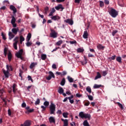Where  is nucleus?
I'll use <instances>...</instances> for the list:
<instances>
[{
    "label": "nucleus",
    "instance_id": "f257e3e1",
    "mask_svg": "<svg viewBox=\"0 0 126 126\" xmlns=\"http://www.w3.org/2000/svg\"><path fill=\"white\" fill-rule=\"evenodd\" d=\"M108 12L110 15H111V16H112V17H113L114 18L117 17V16H118V11H117L116 9L113 8H110L109 9Z\"/></svg>",
    "mask_w": 126,
    "mask_h": 126
},
{
    "label": "nucleus",
    "instance_id": "f03ea898",
    "mask_svg": "<svg viewBox=\"0 0 126 126\" xmlns=\"http://www.w3.org/2000/svg\"><path fill=\"white\" fill-rule=\"evenodd\" d=\"M49 108L50 111V114L51 115L53 114H55V112H56V105H55V104H54L53 102H51Z\"/></svg>",
    "mask_w": 126,
    "mask_h": 126
},
{
    "label": "nucleus",
    "instance_id": "7ed1b4c3",
    "mask_svg": "<svg viewBox=\"0 0 126 126\" xmlns=\"http://www.w3.org/2000/svg\"><path fill=\"white\" fill-rule=\"evenodd\" d=\"M23 54V50L20 49L18 52L16 54V57L20 59L21 60H23V57H22V54Z\"/></svg>",
    "mask_w": 126,
    "mask_h": 126
},
{
    "label": "nucleus",
    "instance_id": "20e7f679",
    "mask_svg": "<svg viewBox=\"0 0 126 126\" xmlns=\"http://www.w3.org/2000/svg\"><path fill=\"white\" fill-rule=\"evenodd\" d=\"M18 36H16L13 39V41L15 42V43H13V45L15 50H17V44H18Z\"/></svg>",
    "mask_w": 126,
    "mask_h": 126
},
{
    "label": "nucleus",
    "instance_id": "39448f33",
    "mask_svg": "<svg viewBox=\"0 0 126 126\" xmlns=\"http://www.w3.org/2000/svg\"><path fill=\"white\" fill-rule=\"evenodd\" d=\"M50 37L51 38H57L58 37V33L54 30H51Z\"/></svg>",
    "mask_w": 126,
    "mask_h": 126
},
{
    "label": "nucleus",
    "instance_id": "423d86ee",
    "mask_svg": "<svg viewBox=\"0 0 126 126\" xmlns=\"http://www.w3.org/2000/svg\"><path fill=\"white\" fill-rule=\"evenodd\" d=\"M64 92V90H63V88L61 87H59V90L58 91V93H59V94H63V96L65 97L66 96V94L63 93Z\"/></svg>",
    "mask_w": 126,
    "mask_h": 126
},
{
    "label": "nucleus",
    "instance_id": "0eeeda50",
    "mask_svg": "<svg viewBox=\"0 0 126 126\" xmlns=\"http://www.w3.org/2000/svg\"><path fill=\"white\" fill-rule=\"evenodd\" d=\"M3 73L4 75V76L6 78H8L9 77L10 73H9V71L8 70H5L4 69L2 70Z\"/></svg>",
    "mask_w": 126,
    "mask_h": 126
},
{
    "label": "nucleus",
    "instance_id": "6e6552de",
    "mask_svg": "<svg viewBox=\"0 0 126 126\" xmlns=\"http://www.w3.org/2000/svg\"><path fill=\"white\" fill-rule=\"evenodd\" d=\"M52 20H54V21H58V20H60L61 19V17L59 16H53L51 17Z\"/></svg>",
    "mask_w": 126,
    "mask_h": 126
},
{
    "label": "nucleus",
    "instance_id": "1a4fd4ad",
    "mask_svg": "<svg viewBox=\"0 0 126 126\" xmlns=\"http://www.w3.org/2000/svg\"><path fill=\"white\" fill-rule=\"evenodd\" d=\"M49 122L50 123V124H55L56 123V120L55 119V117H53V116H51L49 118Z\"/></svg>",
    "mask_w": 126,
    "mask_h": 126
},
{
    "label": "nucleus",
    "instance_id": "9d476101",
    "mask_svg": "<svg viewBox=\"0 0 126 126\" xmlns=\"http://www.w3.org/2000/svg\"><path fill=\"white\" fill-rule=\"evenodd\" d=\"M12 33H13V34H14V35H16L17 34V32H18V31H19V29H18V28H13L11 30Z\"/></svg>",
    "mask_w": 126,
    "mask_h": 126
},
{
    "label": "nucleus",
    "instance_id": "9b49d317",
    "mask_svg": "<svg viewBox=\"0 0 126 126\" xmlns=\"http://www.w3.org/2000/svg\"><path fill=\"white\" fill-rule=\"evenodd\" d=\"M64 22H66V23H68L70 25H73V21L71 19H68L67 20H65L64 21Z\"/></svg>",
    "mask_w": 126,
    "mask_h": 126
},
{
    "label": "nucleus",
    "instance_id": "f8f14e48",
    "mask_svg": "<svg viewBox=\"0 0 126 126\" xmlns=\"http://www.w3.org/2000/svg\"><path fill=\"white\" fill-rule=\"evenodd\" d=\"M61 120L62 122H63V126H68V120L67 119H62Z\"/></svg>",
    "mask_w": 126,
    "mask_h": 126
},
{
    "label": "nucleus",
    "instance_id": "ddd939ff",
    "mask_svg": "<svg viewBox=\"0 0 126 126\" xmlns=\"http://www.w3.org/2000/svg\"><path fill=\"white\" fill-rule=\"evenodd\" d=\"M8 36H9V39L10 40H12V39H13V38H14V34H13V33H12L11 32H9Z\"/></svg>",
    "mask_w": 126,
    "mask_h": 126
},
{
    "label": "nucleus",
    "instance_id": "4468645a",
    "mask_svg": "<svg viewBox=\"0 0 126 126\" xmlns=\"http://www.w3.org/2000/svg\"><path fill=\"white\" fill-rule=\"evenodd\" d=\"M31 126V122L29 120H27L24 122V126Z\"/></svg>",
    "mask_w": 126,
    "mask_h": 126
},
{
    "label": "nucleus",
    "instance_id": "2eb2a0df",
    "mask_svg": "<svg viewBox=\"0 0 126 126\" xmlns=\"http://www.w3.org/2000/svg\"><path fill=\"white\" fill-rule=\"evenodd\" d=\"M83 37L84 39H87V38H88V32L87 31H86L84 32Z\"/></svg>",
    "mask_w": 126,
    "mask_h": 126
},
{
    "label": "nucleus",
    "instance_id": "dca6fc26",
    "mask_svg": "<svg viewBox=\"0 0 126 126\" xmlns=\"http://www.w3.org/2000/svg\"><path fill=\"white\" fill-rule=\"evenodd\" d=\"M10 8L11 9V10H13L14 13H16L17 10H16V8L13 5H10Z\"/></svg>",
    "mask_w": 126,
    "mask_h": 126
},
{
    "label": "nucleus",
    "instance_id": "f3484780",
    "mask_svg": "<svg viewBox=\"0 0 126 126\" xmlns=\"http://www.w3.org/2000/svg\"><path fill=\"white\" fill-rule=\"evenodd\" d=\"M56 12V9L55 8H52L50 13L49 14V16H52L54 13Z\"/></svg>",
    "mask_w": 126,
    "mask_h": 126
},
{
    "label": "nucleus",
    "instance_id": "a211bd4d",
    "mask_svg": "<svg viewBox=\"0 0 126 126\" xmlns=\"http://www.w3.org/2000/svg\"><path fill=\"white\" fill-rule=\"evenodd\" d=\"M36 65H37V63H32L30 66V68L32 69V68L35 67Z\"/></svg>",
    "mask_w": 126,
    "mask_h": 126
},
{
    "label": "nucleus",
    "instance_id": "6ab92c4d",
    "mask_svg": "<svg viewBox=\"0 0 126 126\" xmlns=\"http://www.w3.org/2000/svg\"><path fill=\"white\" fill-rule=\"evenodd\" d=\"M97 48L98 50H104V49H105V46H103L101 44H98L97 46Z\"/></svg>",
    "mask_w": 126,
    "mask_h": 126
},
{
    "label": "nucleus",
    "instance_id": "aec40b11",
    "mask_svg": "<svg viewBox=\"0 0 126 126\" xmlns=\"http://www.w3.org/2000/svg\"><path fill=\"white\" fill-rule=\"evenodd\" d=\"M6 68L8 71H9L10 70H11V71H12V70H13V69H12V67H11V65H8V64L6 65Z\"/></svg>",
    "mask_w": 126,
    "mask_h": 126
},
{
    "label": "nucleus",
    "instance_id": "412c9836",
    "mask_svg": "<svg viewBox=\"0 0 126 126\" xmlns=\"http://www.w3.org/2000/svg\"><path fill=\"white\" fill-rule=\"evenodd\" d=\"M25 41V38H24V37H23V35H21L20 36V44H22V42Z\"/></svg>",
    "mask_w": 126,
    "mask_h": 126
},
{
    "label": "nucleus",
    "instance_id": "4be33fe9",
    "mask_svg": "<svg viewBox=\"0 0 126 126\" xmlns=\"http://www.w3.org/2000/svg\"><path fill=\"white\" fill-rule=\"evenodd\" d=\"M101 74H100V73L99 72H97V75L94 78V80H97V79H99V78H101Z\"/></svg>",
    "mask_w": 126,
    "mask_h": 126
},
{
    "label": "nucleus",
    "instance_id": "5701e85b",
    "mask_svg": "<svg viewBox=\"0 0 126 126\" xmlns=\"http://www.w3.org/2000/svg\"><path fill=\"white\" fill-rule=\"evenodd\" d=\"M84 118H85V119H88V120H90V118H91V116L88 114H85V116Z\"/></svg>",
    "mask_w": 126,
    "mask_h": 126
},
{
    "label": "nucleus",
    "instance_id": "b1692460",
    "mask_svg": "<svg viewBox=\"0 0 126 126\" xmlns=\"http://www.w3.org/2000/svg\"><path fill=\"white\" fill-rule=\"evenodd\" d=\"M85 115V114H84L83 112H81L79 113V116L80 117V118H81V119L84 118Z\"/></svg>",
    "mask_w": 126,
    "mask_h": 126
},
{
    "label": "nucleus",
    "instance_id": "393cba45",
    "mask_svg": "<svg viewBox=\"0 0 126 126\" xmlns=\"http://www.w3.org/2000/svg\"><path fill=\"white\" fill-rule=\"evenodd\" d=\"M12 58V55H11V53L9 52L8 54V60L9 62H10L11 61V58Z\"/></svg>",
    "mask_w": 126,
    "mask_h": 126
},
{
    "label": "nucleus",
    "instance_id": "a878e982",
    "mask_svg": "<svg viewBox=\"0 0 126 126\" xmlns=\"http://www.w3.org/2000/svg\"><path fill=\"white\" fill-rule=\"evenodd\" d=\"M84 126H89V123H88V121L87 120H85L83 123Z\"/></svg>",
    "mask_w": 126,
    "mask_h": 126
},
{
    "label": "nucleus",
    "instance_id": "bb28decb",
    "mask_svg": "<svg viewBox=\"0 0 126 126\" xmlns=\"http://www.w3.org/2000/svg\"><path fill=\"white\" fill-rule=\"evenodd\" d=\"M64 84H65V79L64 78L62 79L61 82V85H62V86H63Z\"/></svg>",
    "mask_w": 126,
    "mask_h": 126
},
{
    "label": "nucleus",
    "instance_id": "cd10ccee",
    "mask_svg": "<svg viewBox=\"0 0 126 126\" xmlns=\"http://www.w3.org/2000/svg\"><path fill=\"white\" fill-rule=\"evenodd\" d=\"M15 21H16V19H15V18L14 17V16H12V19L11 21V23H15Z\"/></svg>",
    "mask_w": 126,
    "mask_h": 126
},
{
    "label": "nucleus",
    "instance_id": "c85d7f7f",
    "mask_svg": "<svg viewBox=\"0 0 126 126\" xmlns=\"http://www.w3.org/2000/svg\"><path fill=\"white\" fill-rule=\"evenodd\" d=\"M32 34L31 33H28L27 37V41H30V39H31Z\"/></svg>",
    "mask_w": 126,
    "mask_h": 126
},
{
    "label": "nucleus",
    "instance_id": "c756f323",
    "mask_svg": "<svg viewBox=\"0 0 126 126\" xmlns=\"http://www.w3.org/2000/svg\"><path fill=\"white\" fill-rule=\"evenodd\" d=\"M77 51L78 53H83L84 49L83 48H78Z\"/></svg>",
    "mask_w": 126,
    "mask_h": 126
},
{
    "label": "nucleus",
    "instance_id": "7c9ffc66",
    "mask_svg": "<svg viewBox=\"0 0 126 126\" xmlns=\"http://www.w3.org/2000/svg\"><path fill=\"white\" fill-rule=\"evenodd\" d=\"M46 59H47V55H46V54L41 55V60L45 61Z\"/></svg>",
    "mask_w": 126,
    "mask_h": 126
},
{
    "label": "nucleus",
    "instance_id": "2f4dec72",
    "mask_svg": "<svg viewBox=\"0 0 126 126\" xmlns=\"http://www.w3.org/2000/svg\"><path fill=\"white\" fill-rule=\"evenodd\" d=\"M86 91L89 93H91V92H92V91H91V88L89 86H88L86 88Z\"/></svg>",
    "mask_w": 126,
    "mask_h": 126
},
{
    "label": "nucleus",
    "instance_id": "473e14b6",
    "mask_svg": "<svg viewBox=\"0 0 126 126\" xmlns=\"http://www.w3.org/2000/svg\"><path fill=\"white\" fill-rule=\"evenodd\" d=\"M101 86V85L94 84V89H96L97 88H100Z\"/></svg>",
    "mask_w": 126,
    "mask_h": 126
},
{
    "label": "nucleus",
    "instance_id": "72a5a7b5",
    "mask_svg": "<svg viewBox=\"0 0 126 126\" xmlns=\"http://www.w3.org/2000/svg\"><path fill=\"white\" fill-rule=\"evenodd\" d=\"M61 8H63V6L62 5H61V4L55 7V9L57 10H59L61 9Z\"/></svg>",
    "mask_w": 126,
    "mask_h": 126
},
{
    "label": "nucleus",
    "instance_id": "f704fd0d",
    "mask_svg": "<svg viewBox=\"0 0 126 126\" xmlns=\"http://www.w3.org/2000/svg\"><path fill=\"white\" fill-rule=\"evenodd\" d=\"M63 118H67V116H68V113L67 112H63Z\"/></svg>",
    "mask_w": 126,
    "mask_h": 126
},
{
    "label": "nucleus",
    "instance_id": "c9c22d12",
    "mask_svg": "<svg viewBox=\"0 0 126 126\" xmlns=\"http://www.w3.org/2000/svg\"><path fill=\"white\" fill-rule=\"evenodd\" d=\"M67 78H68V80L69 82H70V83L73 82V79H72V78L70 77V76H68Z\"/></svg>",
    "mask_w": 126,
    "mask_h": 126
},
{
    "label": "nucleus",
    "instance_id": "e433bc0d",
    "mask_svg": "<svg viewBox=\"0 0 126 126\" xmlns=\"http://www.w3.org/2000/svg\"><path fill=\"white\" fill-rule=\"evenodd\" d=\"M116 61L118 63H122V58L121 57H118L116 58Z\"/></svg>",
    "mask_w": 126,
    "mask_h": 126
},
{
    "label": "nucleus",
    "instance_id": "4c0bfd02",
    "mask_svg": "<svg viewBox=\"0 0 126 126\" xmlns=\"http://www.w3.org/2000/svg\"><path fill=\"white\" fill-rule=\"evenodd\" d=\"M34 111V109H29L28 110H27V111H26V114H29L30 113H32V112Z\"/></svg>",
    "mask_w": 126,
    "mask_h": 126
},
{
    "label": "nucleus",
    "instance_id": "58836bf2",
    "mask_svg": "<svg viewBox=\"0 0 126 126\" xmlns=\"http://www.w3.org/2000/svg\"><path fill=\"white\" fill-rule=\"evenodd\" d=\"M62 44H63V40H59V41H58L56 43V45L57 46H61V45H62Z\"/></svg>",
    "mask_w": 126,
    "mask_h": 126
},
{
    "label": "nucleus",
    "instance_id": "ea45409f",
    "mask_svg": "<svg viewBox=\"0 0 126 126\" xmlns=\"http://www.w3.org/2000/svg\"><path fill=\"white\" fill-rule=\"evenodd\" d=\"M49 74H50V76L51 77H53V78H55V75L54 74V73H53L51 71L49 72Z\"/></svg>",
    "mask_w": 126,
    "mask_h": 126
},
{
    "label": "nucleus",
    "instance_id": "a19ab883",
    "mask_svg": "<svg viewBox=\"0 0 126 126\" xmlns=\"http://www.w3.org/2000/svg\"><path fill=\"white\" fill-rule=\"evenodd\" d=\"M26 46L27 47H30L32 45V43L30 42V41H27Z\"/></svg>",
    "mask_w": 126,
    "mask_h": 126
},
{
    "label": "nucleus",
    "instance_id": "79ce46f5",
    "mask_svg": "<svg viewBox=\"0 0 126 126\" xmlns=\"http://www.w3.org/2000/svg\"><path fill=\"white\" fill-rule=\"evenodd\" d=\"M118 105L119 107H120V108H121L122 109V110H124V106H123V104H122L120 102H118Z\"/></svg>",
    "mask_w": 126,
    "mask_h": 126
},
{
    "label": "nucleus",
    "instance_id": "37998d69",
    "mask_svg": "<svg viewBox=\"0 0 126 126\" xmlns=\"http://www.w3.org/2000/svg\"><path fill=\"white\" fill-rule=\"evenodd\" d=\"M49 104H50V103L49 102V101H45L43 103L44 105L45 106V107H48L49 105Z\"/></svg>",
    "mask_w": 126,
    "mask_h": 126
},
{
    "label": "nucleus",
    "instance_id": "c03bdc74",
    "mask_svg": "<svg viewBox=\"0 0 126 126\" xmlns=\"http://www.w3.org/2000/svg\"><path fill=\"white\" fill-rule=\"evenodd\" d=\"M116 55H114V56H112L111 57H110V58H109V60H110V61H114V60H115V59H116Z\"/></svg>",
    "mask_w": 126,
    "mask_h": 126
},
{
    "label": "nucleus",
    "instance_id": "a18cd8bd",
    "mask_svg": "<svg viewBox=\"0 0 126 126\" xmlns=\"http://www.w3.org/2000/svg\"><path fill=\"white\" fill-rule=\"evenodd\" d=\"M40 104V99L37 98L36 101L35 102V105H39Z\"/></svg>",
    "mask_w": 126,
    "mask_h": 126
},
{
    "label": "nucleus",
    "instance_id": "49530a36",
    "mask_svg": "<svg viewBox=\"0 0 126 126\" xmlns=\"http://www.w3.org/2000/svg\"><path fill=\"white\" fill-rule=\"evenodd\" d=\"M99 5L101 7L104 6V2L102 1H99Z\"/></svg>",
    "mask_w": 126,
    "mask_h": 126
},
{
    "label": "nucleus",
    "instance_id": "de8ad7c7",
    "mask_svg": "<svg viewBox=\"0 0 126 126\" xmlns=\"http://www.w3.org/2000/svg\"><path fill=\"white\" fill-rule=\"evenodd\" d=\"M88 97L91 101H93V96L92 95H88Z\"/></svg>",
    "mask_w": 126,
    "mask_h": 126
},
{
    "label": "nucleus",
    "instance_id": "09e8293b",
    "mask_svg": "<svg viewBox=\"0 0 126 126\" xmlns=\"http://www.w3.org/2000/svg\"><path fill=\"white\" fill-rule=\"evenodd\" d=\"M1 36L3 40H6V37H5V35L4 34V33H3V32H1Z\"/></svg>",
    "mask_w": 126,
    "mask_h": 126
},
{
    "label": "nucleus",
    "instance_id": "8fccbe9b",
    "mask_svg": "<svg viewBox=\"0 0 126 126\" xmlns=\"http://www.w3.org/2000/svg\"><path fill=\"white\" fill-rule=\"evenodd\" d=\"M28 80L32 81V82H33V79H32V77H31V76H28Z\"/></svg>",
    "mask_w": 126,
    "mask_h": 126
},
{
    "label": "nucleus",
    "instance_id": "3c124183",
    "mask_svg": "<svg viewBox=\"0 0 126 126\" xmlns=\"http://www.w3.org/2000/svg\"><path fill=\"white\" fill-rule=\"evenodd\" d=\"M102 75H103V76H106V75H107V71H103L102 72Z\"/></svg>",
    "mask_w": 126,
    "mask_h": 126
},
{
    "label": "nucleus",
    "instance_id": "603ef678",
    "mask_svg": "<svg viewBox=\"0 0 126 126\" xmlns=\"http://www.w3.org/2000/svg\"><path fill=\"white\" fill-rule=\"evenodd\" d=\"M117 33H118V31H114L112 32V35L115 36V34H117Z\"/></svg>",
    "mask_w": 126,
    "mask_h": 126
},
{
    "label": "nucleus",
    "instance_id": "864d4df0",
    "mask_svg": "<svg viewBox=\"0 0 126 126\" xmlns=\"http://www.w3.org/2000/svg\"><path fill=\"white\" fill-rule=\"evenodd\" d=\"M76 97H78V98H80V97H82V94H76Z\"/></svg>",
    "mask_w": 126,
    "mask_h": 126
},
{
    "label": "nucleus",
    "instance_id": "5fc2aeb1",
    "mask_svg": "<svg viewBox=\"0 0 126 126\" xmlns=\"http://www.w3.org/2000/svg\"><path fill=\"white\" fill-rule=\"evenodd\" d=\"M52 76H51V75L48 76V77H46V79L47 80H51V79H52Z\"/></svg>",
    "mask_w": 126,
    "mask_h": 126
},
{
    "label": "nucleus",
    "instance_id": "6e6d98bb",
    "mask_svg": "<svg viewBox=\"0 0 126 126\" xmlns=\"http://www.w3.org/2000/svg\"><path fill=\"white\" fill-rule=\"evenodd\" d=\"M22 108H25L26 107V103L25 102H23L22 104Z\"/></svg>",
    "mask_w": 126,
    "mask_h": 126
},
{
    "label": "nucleus",
    "instance_id": "4d7b16f0",
    "mask_svg": "<svg viewBox=\"0 0 126 126\" xmlns=\"http://www.w3.org/2000/svg\"><path fill=\"white\" fill-rule=\"evenodd\" d=\"M8 116H11V111L10 109L8 110Z\"/></svg>",
    "mask_w": 126,
    "mask_h": 126
},
{
    "label": "nucleus",
    "instance_id": "13d9d810",
    "mask_svg": "<svg viewBox=\"0 0 126 126\" xmlns=\"http://www.w3.org/2000/svg\"><path fill=\"white\" fill-rule=\"evenodd\" d=\"M70 44L71 45H73V44H76V41H70Z\"/></svg>",
    "mask_w": 126,
    "mask_h": 126
},
{
    "label": "nucleus",
    "instance_id": "bf43d9fd",
    "mask_svg": "<svg viewBox=\"0 0 126 126\" xmlns=\"http://www.w3.org/2000/svg\"><path fill=\"white\" fill-rule=\"evenodd\" d=\"M52 67V68L56 69V68H57V65H56V64H53Z\"/></svg>",
    "mask_w": 126,
    "mask_h": 126
},
{
    "label": "nucleus",
    "instance_id": "052dcab7",
    "mask_svg": "<svg viewBox=\"0 0 126 126\" xmlns=\"http://www.w3.org/2000/svg\"><path fill=\"white\" fill-rule=\"evenodd\" d=\"M4 93V91L3 90V89H0V94H3Z\"/></svg>",
    "mask_w": 126,
    "mask_h": 126
},
{
    "label": "nucleus",
    "instance_id": "680f3d73",
    "mask_svg": "<svg viewBox=\"0 0 126 126\" xmlns=\"http://www.w3.org/2000/svg\"><path fill=\"white\" fill-rule=\"evenodd\" d=\"M7 50H6L5 49H4V55L6 57V55H7Z\"/></svg>",
    "mask_w": 126,
    "mask_h": 126
},
{
    "label": "nucleus",
    "instance_id": "e2e57ef3",
    "mask_svg": "<svg viewBox=\"0 0 126 126\" xmlns=\"http://www.w3.org/2000/svg\"><path fill=\"white\" fill-rule=\"evenodd\" d=\"M61 75H66V71H63Z\"/></svg>",
    "mask_w": 126,
    "mask_h": 126
},
{
    "label": "nucleus",
    "instance_id": "0e129e2a",
    "mask_svg": "<svg viewBox=\"0 0 126 126\" xmlns=\"http://www.w3.org/2000/svg\"><path fill=\"white\" fill-rule=\"evenodd\" d=\"M57 2H63L64 1V0H56Z\"/></svg>",
    "mask_w": 126,
    "mask_h": 126
},
{
    "label": "nucleus",
    "instance_id": "69168bd1",
    "mask_svg": "<svg viewBox=\"0 0 126 126\" xmlns=\"http://www.w3.org/2000/svg\"><path fill=\"white\" fill-rule=\"evenodd\" d=\"M57 114H59V115H61V114H62V110H58L57 112Z\"/></svg>",
    "mask_w": 126,
    "mask_h": 126
},
{
    "label": "nucleus",
    "instance_id": "338daca9",
    "mask_svg": "<svg viewBox=\"0 0 126 126\" xmlns=\"http://www.w3.org/2000/svg\"><path fill=\"white\" fill-rule=\"evenodd\" d=\"M104 3H105V4H109V0H104Z\"/></svg>",
    "mask_w": 126,
    "mask_h": 126
},
{
    "label": "nucleus",
    "instance_id": "774afa93",
    "mask_svg": "<svg viewBox=\"0 0 126 126\" xmlns=\"http://www.w3.org/2000/svg\"><path fill=\"white\" fill-rule=\"evenodd\" d=\"M90 104V102L88 101V102H86L85 103V106H89Z\"/></svg>",
    "mask_w": 126,
    "mask_h": 126
}]
</instances>
